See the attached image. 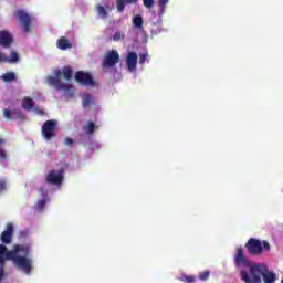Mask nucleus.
<instances>
[{
	"mask_svg": "<svg viewBox=\"0 0 283 283\" xmlns=\"http://www.w3.org/2000/svg\"><path fill=\"white\" fill-rule=\"evenodd\" d=\"M96 10L99 17H102L103 19H107V10H105V7L97 4Z\"/></svg>",
	"mask_w": 283,
	"mask_h": 283,
	"instance_id": "obj_22",
	"label": "nucleus"
},
{
	"mask_svg": "<svg viewBox=\"0 0 283 283\" xmlns=\"http://www.w3.org/2000/svg\"><path fill=\"white\" fill-rule=\"evenodd\" d=\"M119 61H120V54L118 53V51L116 50L108 51L104 56V60L102 62V67L104 70L114 67L117 63H119Z\"/></svg>",
	"mask_w": 283,
	"mask_h": 283,
	"instance_id": "obj_6",
	"label": "nucleus"
},
{
	"mask_svg": "<svg viewBox=\"0 0 283 283\" xmlns=\"http://www.w3.org/2000/svg\"><path fill=\"white\" fill-rule=\"evenodd\" d=\"M75 81L82 87H92L94 85V77L85 71H77L75 73Z\"/></svg>",
	"mask_w": 283,
	"mask_h": 283,
	"instance_id": "obj_8",
	"label": "nucleus"
},
{
	"mask_svg": "<svg viewBox=\"0 0 283 283\" xmlns=\"http://www.w3.org/2000/svg\"><path fill=\"white\" fill-rule=\"evenodd\" d=\"M126 65L128 72H134L136 70V65H138V54H136V52L128 53L126 57Z\"/></svg>",
	"mask_w": 283,
	"mask_h": 283,
	"instance_id": "obj_13",
	"label": "nucleus"
},
{
	"mask_svg": "<svg viewBox=\"0 0 283 283\" xmlns=\"http://www.w3.org/2000/svg\"><path fill=\"white\" fill-rule=\"evenodd\" d=\"M147 61V54H139V64L143 65Z\"/></svg>",
	"mask_w": 283,
	"mask_h": 283,
	"instance_id": "obj_35",
	"label": "nucleus"
},
{
	"mask_svg": "<svg viewBox=\"0 0 283 283\" xmlns=\"http://www.w3.org/2000/svg\"><path fill=\"white\" fill-rule=\"evenodd\" d=\"M3 277H6V270L3 265H0V283L3 282Z\"/></svg>",
	"mask_w": 283,
	"mask_h": 283,
	"instance_id": "obj_34",
	"label": "nucleus"
},
{
	"mask_svg": "<svg viewBox=\"0 0 283 283\" xmlns=\"http://www.w3.org/2000/svg\"><path fill=\"white\" fill-rule=\"evenodd\" d=\"M22 107L23 109H27V112H31V109H34V99L31 97H24L22 99Z\"/></svg>",
	"mask_w": 283,
	"mask_h": 283,
	"instance_id": "obj_16",
	"label": "nucleus"
},
{
	"mask_svg": "<svg viewBox=\"0 0 283 283\" xmlns=\"http://www.w3.org/2000/svg\"><path fill=\"white\" fill-rule=\"evenodd\" d=\"M249 271L241 270L240 279L244 283H275L277 280V274L271 272L269 266L264 263H249Z\"/></svg>",
	"mask_w": 283,
	"mask_h": 283,
	"instance_id": "obj_2",
	"label": "nucleus"
},
{
	"mask_svg": "<svg viewBox=\"0 0 283 283\" xmlns=\"http://www.w3.org/2000/svg\"><path fill=\"white\" fill-rule=\"evenodd\" d=\"M7 61H9V63H19V53H17V52H11L10 53V59L9 60H7Z\"/></svg>",
	"mask_w": 283,
	"mask_h": 283,
	"instance_id": "obj_25",
	"label": "nucleus"
},
{
	"mask_svg": "<svg viewBox=\"0 0 283 283\" xmlns=\"http://www.w3.org/2000/svg\"><path fill=\"white\" fill-rule=\"evenodd\" d=\"M145 8L151 9L154 8V0H143Z\"/></svg>",
	"mask_w": 283,
	"mask_h": 283,
	"instance_id": "obj_31",
	"label": "nucleus"
},
{
	"mask_svg": "<svg viewBox=\"0 0 283 283\" xmlns=\"http://www.w3.org/2000/svg\"><path fill=\"white\" fill-rule=\"evenodd\" d=\"M57 48L59 50H70L72 48V43H70V40L65 36H61L57 40Z\"/></svg>",
	"mask_w": 283,
	"mask_h": 283,
	"instance_id": "obj_15",
	"label": "nucleus"
},
{
	"mask_svg": "<svg viewBox=\"0 0 283 283\" xmlns=\"http://www.w3.org/2000/svg\"><path fill=\"white\" fill-rule=\"evenodd\" d=\"M125 39V34H123L120 31H117L113 34V41H120Z\"/></svg>",
	"mask_w": 283,
	"mask_h": 283,
	"instance_id": "obj_26",
	"label": "nucleus"
},
{
	"mask_svg": "<svg viewBox=\"0 0 283 283\" xmlns=\"http://www.w3.org/2000/svg\"><path fill=\"white\" fill-rule=\"evenodd\" d=\"M48 185H63V170H60L59 174L55 170L49 171L45 178Z\"/></svg>",
	"mask_w": 283,
	"mask_h": 283,
	"instance_id": "obj_11",
	"label": "nucleus"
},
{
	"mask_svg": "<svg viewBox=\"0 0 283 283\" xmlns=\"http://www.w3.org/2000/svg\"><path fill=\"white\" fill-rule=\"evenodd\" d=\"M7 189V182L4 179L0 180V193H3V191H6Z\"/></svg>",
	"mask_w": 283,
	"mask_h": 283,
	"instance_id": "obj_33",
	"label": "nucleus"
},
{
	"mask_svg": "<svg viewBox=\"0 0 283 283\" xmlns=\"http://www.w3.org/2000/svg\"><path fill=\"white\" fill-rule=\"evenodd\" d=\"M133 24L137 30H143L145 22L143 21V15H135L133 19Z\"/></svg>",
	"mask_w": 283,
	"mask_h": 283,
	"instance_id": "obj_21",
	"label": "nucleus"
},
{
	"mask_svg": "<svg viewBox=\"0 0 283 283\" xmlns=\"http://www.w3.org/2000/svg\"><path fill=\"white\" fill-rule=\"evenodd\" d=\"M261 244H262L263 251H271V244L269 243V241L263 240V241L261 242Z\"/></svg>",
	"mask_w": 283,
	"mask_h": 283,
	"instance_id": "obj_30",
	"label": "nucleus"
},
{
	"mask_svg": "<svg viewBox=\"0 0 283 283\" xmlns=\"http://www.w3.org/2000/svg\"><path fill=\"white\" fill-rule=\"evenodd\" d=\"M40 193L45 195V189L43 187L39 188Z\"/></svg>",
	"mask_w": 283,
	"mask_h": 283,
	"instance_id": "obj_39",
	"label": "nucleus"
},
{
	"mask_svg": "<svg viewBox=\"0 0 283 283\" xmlns=\"http://www.w3.org/2000/svg\"><path fill=\"white\" fill-rule=\"evenodd\" d=\"M209 277H211V272H209V271L199 272V280L201 282H207V280H209Z\"/></svg>",
	"mask_w": 283,
	"mask_h": 283,
	"instance_id": "obj_23",
	"label": "nucleus"
},
{
	"mask_svg": "<svg viewBox=\"0 0 283 283\" xmlns=\"http://www.w3.org/2000/svg\"><path fill=\"white\" fill-rule=\"evenodd\" d=\"M181 282H185V283H193V282H196V276L184 275V276L181 277Z\"/></svg>",
	"mask_w": 283,
	"mask_h": 283,
	"instance_id": "obj_27",
	"label": "nucleus"
},
{
	"mask_svg": "<svg viewBox=\"0 0 283 283\" xmlns=\"http://www.w3.org/2000/svg\"><path fill=\"white\" fill-rule=\"evenodd\" d=\"M34 112H36L40 116H45V111L44 109H40L39 107H35Z\"/></svg>",
	"mask_w": 283,
	"mask_h": 283,
	"instance_id": "obj_36",
	"label": "nucleus"
},
{
	"mask_svg": "<svg viewBox=\"0 0 283 283\" xmlns=\"http://www.w3.org/2000/svg\"><path fill=\"white\" fill-rule=\"evenodd\" d=\"M13 17L20 21V23L23 27L24 32H30V28L32 25V17H30V13L23 11V10H17L13 12Z\"/></svg>",
	"mask_w": 283,
	"mask_h": 283,
	"instance_id": "obj_7",
	"label": "nucleus"
},
{
	"mask_svg": "<svg viewBox=\"0 0 283 283\" xmlns=\"http://www.w3.org/2000/svg\"><path fill=\"white\" fill-rule=\"evenodd\" d=\"M126 3L132 4V3H138V0H125Z\"/></svg>",
	"mask_w": 283,
	"mask_h": 283,
	"instance_id": "obj_38",
	"label": "nucleus"
},
{
	"mask_svg": "<svg viewBox=\"0 0 283 283\" xmlns=\"http://www.w3.org/2000/svg\"><path fill=\"white\" fill-rule=\"evenodd\" d=\"M13 234H14V227L12 226V223L7 224L6 230L0 235V240L2 244H10L12 242Z\"/></svg>",
	"mask_w": 283,
	"mask_h": 283,
	"instance_id": "obj_12",
	"label": "nucleus"
},
{
	"mask_svg": "<svg viewBox=\"0 0 283 283\" xmlns=\"http://www.w3.org/2000/svg\"><path fill=\"white\" fill-rule=\"evenodd\" d=\"M1 80L4 81V83H12V81H17V74H14V72H7L1 75Z\"/></svg>",
	"mask_w": 283,
	"mask_h": 283,
	"instance_id": "obj_19",
	"label": "nucleus"
},
{
	"mask_svg": "<svg viewBox=\"0 0 283 283\" xmlns=\"http://www.w3.org/2000/svg\"><path fill=\"white\" fill-rule=\"evenodd\" d=\"M30 245L15 244L13 250H8L4 244H0V266H6V260H12L17 269L30 275V273H32V259H30Z\"/></svg>",
	"mask_w": 283,
	"mask_h": 283,
	"instance_id": "obj_1",
	"label": "nucleus"
},
{
	"mask_svg": "<svg viewBox=\"0 0 283 283\" xmlns=\"http://www.w3.org/2000/svg\"><path fill=\"white\" fill-rule=\"evenodd\" d=\"M245 249L250 255H262L264 248H262V241L260 239L250 238L245 243Z\"/></svg>",
	"mask_w": 283,
	"mask_h": 283,
	"instance_id": "obj_5",
	"label": "nucleus"
},
{
	"mask_svg": "<svg viewBox=\"0 0 283 283\" xmlns=\"http://www.w3.org/2000/svg\"><path fill=\"white\" fill-rule=\"evenodd\" d=\"M281 283H283V277H282V280H281Z\"/></svg>",
	"mask_w": 283,
	"mask_h": 283,
	"instance_id": "obj_40",
	"label": "nucleus"
},
{
	"mask_svg": "<svg viewBox=\"0 0 283 283\" xmlns=\"http://www.w3.org/2000/svg\"><path fill=\"white\" fill-rule=\"evenodd\" d=\"M90 105H94V97L91 94H84L82 97V106L90 107Z\"/></svg>",
	"mask_w": 283,
	"mask_h": 283,
	"instance_id": "obj_17",
	"label": "nucleus"
},
{
	"mask_svg": "<svg viewBox=\"0 0 283 283\" xmlns=\"http://www.w3.org/2000/svg\"><path fill=\"white\" fill-rule=\"evenodd\" d=\"M59 126V122L56 119H49L44 122V124L41 127V135L44 138V140L50 142L53 138H56V127Z\"/></svg>",
	"mask_w": 283,
	"mask_h": 283,
	"instance_id": "obj_4",
	"label": "nucleus"
},
{
	"mask_svg": "<svg viewBox=\"0 0 283 283\" xmlns=\"http://www.w3.org/2000/svg\"><path fill=\"white\" fill-rule=\"evenodd\" d=\"M45 199L39 200L36 203V209H39V211H43V209H45Z\"/></svg>",
	"mask_w": 283,
	"mask_h": 283,
	"instance_id": "obj_29",
	"label": "nucleus"
},
{
	"mask_svg": "<svg viewBox=\"0 0 283 283\" xmlns=\"http://www.w3.org/2000/svg\"><path fill=\"white\" fill-rule=\"evenodd\" d=\"M1 61H3V62L8 61L7 56L3 55V53H0V63H1Z\"/></svg>",
	"mask_w": 283,
	"mask_h": 283,
	"instance_id": "obj_37",
	"label": "nucleus"
},
{
	"mask_svg": "<svg viewBox=\"0 0 283 283\" xmlns=\"http://www.w3.org/2000/svg\"><path fill=\"white\" fill-rule=\"evenodd\" d=\"M3 116L6 120H25V114L19 108H13L12 111L4 108Z\"/></svg>",
	"mask_w": 283,
	"mask_h": 283,
	"instance_id": "obj_10",
	"label": "nucleus"
},
{
	"mask_svg": "<svg viewBox=\"0 0 283 283\" xmlns=\"http://www.w3.org/2000/svg\"><path fill=\"white\" fill-rule=\"evenodd\" d=\"M169 3V0H159L158 6L160 8L159 14H165V8Z\"/></svg>",
	"mask_w": 283,
	"mask_h": 283,
	"instance_id": "obj_24",
	"label": "nucleus"
},
{
	"mask_svg": "<svg viewBox=\"0 0 283 283\" xmlns=\"http://www.w3.org/2000/svg\"><path fill=\"white\" fill-rule=\"evenodd\" d=\"M12 34H10V32L8 31H0V45L2 48H10V45H12Z\"/></svg>",
	"mask_w": 283,
	"mask_h": 283,
	"instance_id": "obj_14",
	"label": "nucleus"
},
{
	"mask_svg": "<svg viewBox=\"0 0 283 283\" xmlns=\"http://www.w3.org/2000/svg\"><path fill=\"white\" fill-rule=\"evenodd\" d=\"M64 145H66V147H72V145H74V139L70 138V137H66L64 139Z\"/></svg>",
	"mask_w": 283,
	"mask_h": 283,
	"instance_id": "obj_32",
	"label": "nucleus"
},
{
	"mask_svg": "<svg viewBox=\"0 0 283 283\" xmlns=\"http://www.w3.org/2000/svg\"><path fill=\"white\" fill-rule=\"evenodd\" d=\"M117 11L125 12V0H117Z\"/></svg>",
	"mask_w": 283,
	"mask_h": 283,
	"instance_id": "obj_28",
	"label": "nucleus"
},
{
	"mask_svg": "<svg viewBox=\"0 0 283 283\" xmlns=\"http://www.w3.org/2000/svg\"><path fill=\"white\" fill-rule=\"evenodd\" d=\"M54 76L48 77L49 85L55 87V90H62L63 92H69L70 96H74V85L65 84L61 81V76H64V81H72V76H74V71H72L71 66H64L62 70H55Z\"/></svg>",
	"mask_w": 283,
	"mask_h": 283,
	"instance_id": "obj_3",
	"label": "nucleus"
},
{
	"mask_svg": "<svg viewBox=\"0 0 283 283\" xmlns=\"http://www.w3.org/2000/svg\"><path fill=\"white\" fill-rule=\"evenodd\" d=\"M85 134H87L88 136H92V134H94V132H96V129H98V126H96V124H94V122H88L86 126L83 127Z\"/></svg>",
	"mask_w": 283,
	"mask_h": 283,
	"instance_id": "obj_18",
	"label": "nucleus"
},
{
	"mask_svg": "<svg viewBox=\"0 0 283 283\" xmlns=\"http://www.w3.org/2000/svg\"><path fill=\"white\" fill-rule=\"evenodd\" d=\"M2 145H6V139L0 138V163L8 160V153L3 149Z\"/></svg>",
	"mask_w": 283,
	"mask_h": 283,
	"instance_id": "obj_20",
	"label": "nucleus"
},
{
	"mask_svg": "<svg viewBox=\"0 0 283 283\" xmlns=\"http://www.w3.org/2000/svg\"><path fill=\"white\" fill-rule=\"evenodd\" d=\"M242 264H245L248 269L245 271H249V264H255V263L247 259V256L244 255V249L242 248V245H239L237 247V254L234 255V266H237V269H240Z\"/></svg>",
	"mask_w": 283,
	"mask_h": 283,
	"instance_id": "obj_9",
	"label": "nucleus"
}]
</instances>
